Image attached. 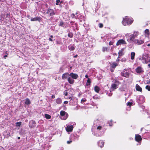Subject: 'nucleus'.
<instances>
[{
	"mask_svg": "<svg viewBox=\"0 0 150 150\" xmlns=\"http://www.w3.org/2000/svg\"><path fill=\"white\" fill-rule=\"evenodd\" d=\"M70 76L73 79H76L78 77V75L76 74L71 73L70 74Z\"/></svg>",
	"mask_w": 150,
	"mask_h": 150,
	"instance_id": "nucleus-6",
	"label": "nucleus"
},
{
	"mask_svg": "<svg viewBox=\"0 0 150 150\" xmlns=\"http://www.w3.org/2000/svg\"><path fill=\"white\" fill-rule=\"evenodd\" d=\"M60 3V1L59 0H57L56 1V4L58 5L59 3Z\"/></svg>",
	"mask_w": 150,
	"mask_h": 150,
	"instance_id": "nucleus-34",
	"label": "nucleus"
},
{
	"mask_svg": "<svg viewBox=\"0 0 150 150\" xmlns=\"http://www.w3.org/2000/svg\"><path fill=\"white\" fill-rule=\"evenodd\" d=\"M45 117L47 119H50L51 118V116L50 115L46 114L45 115Z\"/></svg>",
	"mask_w": 150,
	"mask_h": 150,
	"instance_id": "nucleus-23",
	"label": "nucleus"
},
{
	"mask_svg": "<svg viewBox=\"0 0 150 150\" xmlns=\"http://www.w3.org/2000/svg\"><path fill=\"white\" fill-rule=\"evenodd\" d=\"M86 101V99L85 98L82 99L81 100V103H83Z\"/></svg>",
	"mask_w": 150,
	"mask_h": 150,
	"instance_id": "nucleus-30",
	"label": "nucleus"
},
{
	"mask_svg": "<svg viewBox=\"0 0 150 150\" xmlns=\"http://www.w3.org/2000/svg\"><path fill=\"white\" fill-rule=\"evenodd\" d=\"M107 47H103V51H107Z\"/></svg>",
	"mask_w": 150,
	"mask_h": 150,
	"instance_id": "nucleus-36",
	"label": "nucleus"
},
{
	"mask_svg": "<svg viewBox=\"0 0 150 150\" xmlns=\"http://www.w3.org/2000/svg\"><path fill=\"white\" fill-rule=\"evenodd\" d=\"M132 104V103H130L129 102L127 103V105H130Z\"/></svg>",
	"mask_w": 150,
	"mask_h": 150,
	"instance_id": "nucleus-42",
	"label": "nucleus"
},
{
	"mask_svg": "<svg viewBox=\"0 0 150 150\" xmlns=\"http://www.w3.org/2000/svg\"><path fill=\"white\" fill-rule=\"evenodd\" d=\"M60 115L61 116L60 118L62 120H65L68 117V114L64 111H61L60 112Z\"/></svg>",
	"mask_w": 150,
	"mask_h": 150,
	"instance_id": "nucleus-2",
	"label": "nucleus"
},
{
	"mask_svg": "<svg viewBox=\"0 0 150 150\" xmlns=\"http://www.w3.org/2000/svg\"><path fill=\"white\" fill-rule=\"evenodd\" d=\"M117 65V64L115 63H113L111 65V67L114 68Z\"/></svg>",
	"mask_w": 150,
	"mask_h": 150,
	"instance_id": "nucleus-24",
	"label": "nucleus"
},
{
	"mask_svg": "<svg viewBox=\"0 0 150 150\" xmlns=\"http://www.w3.org/2000/svg\"><path fill=\"white\" fill-rule=\"evenodd\" d=\"M35 122L34 121H32L30 122L29 124V127L30 128L33 127L35 126Z\"/></svg>",
	"mask_w": 150,
	"mask_h": 150,
	"instance_id": "nucleus-8",
	"label": "nucleus"
},
{
	"mask_svg": "<svg viewBox=\"0 0 150 150\" xmlns=\"http://www.w3.org/2000/svg\"><path fill=\"white\" fill-rule=\"evenodd\" d=\"M100 90V88L98 86H96L94 87V90L96 92L98 93Z\"/></svg>",
	"mask_w": 150,
	"mask_h": 150,
	"instance_id": "nucleus-19",
	"label": "nucleus"
},
{
	"mask_svg": "<svg viewBox=\"0 0 150 150\" xmlns=\"http://www.w3.org/2000/svg\"><path fill=\"white\" fill-rule=\"evenodd\" d=\"M122 23L124 25H126L127 24V23L125 21V19H123V21H122Z\"/></svg>",
	"mask_w": 150,
	"mask_h": 150,
	"instance_id": "nucleus-29",
	"label": "nucleus"
},
{
	"mask_svg": "<svg viewBox=\"0 0 150 150\" xmlns=\"http://www.w3.org/2000/svg\"><path fill=\"white\" fill-rule=\"evenodd\" d=\"M115 82L117 83H118V84H119V81H116Z\"/></svg>",
	"mask_w": 150,
	"mask_h": 150,
	"instance_id": "nucleus-46",
	"label": "nucleus"
},
{
	"mask_svg": "<svg viewBox=\"0 0 150 150\" xmlns=\"http://www.w3.org/2000/svg\"><path fill=\"white\" fill-rule=\"evenodd\" d=\"M55 96L54 95H52V98H55Z\"/></svg>",
	"mask_w": 150,
	"mask_h": 150,
	"instance_id": "nucleus-45",
	"label": "nucleus"
},
{
	"mask_svg": "<svg viewBox=\"0 0 150 150\" xmlns=\"http://www.w3.org/2000/svg\"><path fill=\"white\" fill-rule=\"evenodd\" d=\"M99 98V97L97 98Z\"/></svg>",
	"mask_w": 150,
	"mask_h": 150,
	"instance_id": "nucleus-55",
	"label": "nucleus"
},
{
	"mask_svg": "<svg viewBox=\"0 0 150 150\" xmlns=\"http://www.w3.org/2000/svg\"><path fill=\"white\" fill-rule=\"evenodd\" d=\"M69 49L71 50H74L75 49V47L74 46L72 45H70L68 47Z\"/></svg>",
	"mask_w": 150,
	"mask_h": 150,
	"instance_id": "nucleus-21",
	"label": "nucleus"
},
{
	"mask_svg": "<svg viewBox=\"0 0 150 150\" xmlns=\"http://www.w3.org/2000/svg\"><path fill=\"white\" fill-rule=\"evenodd\" d=\"M21 123H22L21 122H17L16 123V126L17 127L20 126L21 125Z\"/></svg>",
	"mask_w": 150,
	"mask_h": 150,
	"instance_id": "nucleus-25",
	"label": "nucleus"
},
{
	"mask_svg": "<svg viewBox=\"0 0 150 150\" xmlns=\"http://www.w3.org/2000/svg\"><path fill=\"white\" fill-rule=\"evenodd\" d=\"M73 129V126L72 125L68 126L66 129L67 132H71Z\"/></svg>",
	"mask_w": 150,
	"mask_h": 150,
	"instance_id": "nucleus-5",
	"label": "nucleus"
},
{
	"mask_svg": "<svg viewBox=\"0 0 150 150\" xmlns=\"http://www.w3.org/2000/svg\"><path fill=\"white\" fill-rule=\"evenodd\" d=\"M51 37L52 38V36L51 35Z\"/></svg>",
	"mask_w": 150,
	"mask_h": 150,
	"instance_id": "nucleus-54",
	"label": "nucleus"
},
{
	"mask_svg": "<svg viewBox=\"0 0 150 150\" xmlns=\"http://www.w3.org/2000/svg\"><path fill=\"white\" fill-rule=\"evenodd\" d=\"M56 103L59 104H60L62 103V100L60 98H58L56 100Z\"/></svg>",
	"mask_w": 150,
	"mask_h": 150,
	"instance_id": "nucleus-16",
	"label": "nucleus"
},
{
	"mask_svg": "<svg viewBox=\"0 0 150 150\" xmlns=\"http://www.w3.org/2000/svg\"><path fill=\"white\" fill-rule=\"evenodd\" d=\"M148 65V66H149V67H150V64H149Z\"/></svg>",
	"mask_w": 150,
	"mask_h": 150,
	"instance_id": "nucleus-51",
	"label": "nucleus"
},
{
	"mask_svg": "<svg viewBox=\"0 0 150 150\" xmlns=\"http://www.w3.org/2000/svg\"><path fill=\"white\" fill-rule=\"evenodd\" d=\"M135 139L136 141L138 142L141 141L142 139L141 136L138 134L136 135Z\"/></svg>",
	"mask_w": 150,
	"mask_h": 150,
	"instance_id": "nucleus-11",
	"label": "nucleus"
},
{
	"mask_svg": "<svg viewBox=\"0 0 150 150\" xmlns=\"http://www.w3.org/2000/svg\"><path fill=\"white\" fill-rule=\"evenodd\" d=\"M136 89L137 91H142V88L138 84H137L136 86Z\"/></svg>",
	"mask_w": 150,
	"mask_h": 150,
	"instance_id": "nucleus-17",
	"label": "nucleus"
},
{
	"mask_svg": "<svg viewBox=\"0 0 150 150\" xmlns=\"http://www.w3.org/2000/svg\"><path fill=\"white\" fill-rule=\"evenodd\" d=\"M30 102L29 99L28 98H26L25 102V104L26 105H29L30 104Z\"/></svg>",
	"mask_w": 150,
	"mask_h": 150,
	"instance_id": "nucleus-20",
	"label": "nucleus"
},
{
	"mask_svg": "<svg viewBox=\"0 0 150 150\" xmlns=\"http://www.w3.org/2000/svg\"><path fill=\"white\" fill-rule=\"evenodd\" d=\"M68 37L70 38H71L73 36V35L71 33H69L68 35Z\"/></svg>",
	"mask_w": 150,
	"mask_h": 150,
	"instance_id": "nucleus-31",
	"label": "nucleus"
},
{
	"mask_svg": "<svg viewBox=\"0 0 150 150\" xmlns=\"http://www.w3.org/2000/svg\"><path fill=\"white\" fill-rule=\"evenodd\" d=\"M64 94L65 96H67L68 95V93L66 91H65L64 92Z\"/></svg>",
	"mask_w": 150,
	"mask_h": 150,
	"instance_id": "nucleus-38",
	"label": "nucleus"
},
{
	"mask_svg": "<svg viewBox=\"0 0 150 150\" xmlns=\"http://www.w3.org/2000/svg\"><path fill=\"white\" fill-rule=\"evenodd\" d=\"M63 23L62 22H60V23L59 24V26H62L63 25Z\"/></svg>",
	"mask_w": 150,
	"mask_h": 150,
	"instance_id": "nucleus-37",
	"label": "nucleus"
},
{
	"mask_svg": "<svg viewBox=\"0 0 150 150\" xmlns=\"http://www.w3.org/2000/svg\"><path fill=\"white\" fill-rule=\"evenodd\" d=\"M18 139H20V137H18Z\"/></svg>",
	"mask_w": 150,
	"mask_h": 150,
	"instance_id": "nucleus-52",
	"label": "nucleus"
},
{
	"mask_svg": "<svg viewBox=\"0 0 150 150\" xmlns=\"http://www.w3.org/2000/svg\"><path fill=\"white\" fill-rule=\"evenodd\" d=\"M101 126H98L97 128V129H101Z\"/></svg>",
	"mask_w": 150,
	"mask_h": 150,
	"instance_id": "nucleus-40",
	"label": "nucleus"
},
{
	"mask_svg": "<svg viewBox=\"0 0 150 150\" xmlns=\"http://www.w3.org/2000/svg\"><path fill=\"white\" fill-rule=\"evenodd\" d=\"M142 60L144 61L146 64L150 62V59L149 55L146 54H145L142 55Z\"/></svg>",
	"mask_w": 150,
	"mask_h": 150,
	"instance_id": "nucleus-1",
	"label": "nucleus"
},
{
	"mask_svg": "<svg viewBox=\"0 0 150 150\" xmlns=\"http://www.w3.org/2000/svg\"><path fill=\"white\" fill-rule=\"evenodd\" d=\"M85 77L86 78H88V76L87 75H86V76H85Z\"/></svg>",
	"mask_w": 150,
	"mask_h": 150,
	"instance_id": "nucleus-48",
	"label": "nucleus"
},
{
	"mask_svg": "<svg viewBox=\"0 0 150 150\" xmlns=\"http://www.w3.org/2000/svg\"><path fill=\"white\" fill-rule=\"evenodd\" d=\"M117 88V85L115 83H112L111 86V88L113 90L116 89Z\"/></svg>",
	"mask_w": 150,
	"mask_h": 150,
	"instance_id": "nucleus-18",
	"label": "nucleus"
},
{
	"mask_svg": "<svg viewBox=\"0 0 150 150\" xmlns=\"http://www.w3.org/2000/svg\"><path fill=\"white\" fill-rule=\"evenodd\" d=\"M38 20V18H32L31 19V21H37Z\"/></svg>",
	"mask_w": 150,
	"mask_h": 150,
	"instance_id": "nucleus-26",
	"label": "nucleus"
},
{
	"mask_svg": "<svg viewBox=\"0 0 150 150\" xmlns=\"http://www.w3.org/2000/svg\"><path fill=\"white\" fill-rule=\"evenodd\" d=\"M137 36V35L136 34L135 35H130V40L134 42V39Z\"/></svg>",
	"mask_w": 150,
	"mask_h": 150,
	"instance_id": "nucleus-15",
	"label": "nucleus"
},
{
	"mask_svg": "<svg viewBox=\"0 0 150 150\" xmlns=\"http://www.w3.org/2000/svg\"><path fill=\"white\" fill-rule=\"evenodd\" d=\"M69 76H70V74L68 73H66L62 74V79H65L67 78L68 79Z\"/></svg>",
	"mask_w": 150,
	"mask_h": 150,
	"instance_id": "nucleus-4",
	"label": "nucleus"
},
{
	"mask_svg": "<svg viewBox=\"0 0 150 150\" xmlns=\"http://www.w3.org/2000/svg\"><path fill=\"white\" fill-rule=\"evenodd\" d=\"M117 60H118V61H119V59H117Z\"/></svg>",
	"mask_w": 150,
	"mask_h": 150,
	"instance_id": "nucleus-56",
	"label": "nucleus"
},
{
	"mask_svg": "<svg viewBox=\"0 0 150 150\" xmlns=\"http://www.w3.org/2000/svg\"><path fill=\"white\" fill-rule=\"evenodd\" d=\"M99 26L100 28H102L103 26V25L102 24L100 23L99 24Z\"/></svg>",
	"mask_w": 150,
	"mask_h": 150,
	"instance_id": "nucleus-35",
	"label": "nucleus"
},
{
	"mask_svg": "<svg viewBox=\"0 0 150 150\" xmlns=\"http://www.w3.org/2000/svg\"><path fill=\"white\" fill-rule=\"evenodd\" d=\"M71 142H72L71 141H67V144H70V143H71Z\"/></svg>",
	"mask_w": 150,
	"mask_h": 150,
	"instance_id": "nucleus-43",
	"label": "nucleus"
},
{
	"mask_svg": "<svg viewBox=\"0 0 150 150\" xmlns=\"http://www.w3.org/2000/svg\"><path fill=\"white\" fill-rule=\"evenodd\" d=\"M123 19H125V21L128 24H131L132 22L133 21L131 20H129L127 18V16L125 17Z\"/></svg>",
	"mask_w": 150,
	"mask_h": 150,
	"instance_id": "nucleus-12",
	"label": "nucleus"
},
{
	"mask_svg": "<svg viewBox=\"0 0 150 150\" xmlns=\"http://www.w3.org/2000/svg\"><path fill=\"white\" fill-rule=\"evenodd\" d=\"M126 44L125 41L121 39L119 40L116 43V45L118 46L121 44Z\"/></svg>",
	"mask_w": 150,
	"mask_h": 150,
	"instance_id": "nucleus-3",
	"label": "nucleus"
},
{
	"mask_svg": "<svg viewBox=\"0 0 150 150\" xmlns=\"http://www.w3.org/2000/svg\"><path fill=\"white\" fill-rule=\"evenodd\" d=\"M147 46H150V44H148L147 45Z\"/></svg>",
	"mask_w": 150,
	"mask_h": 150,
	"instance_id": "nucleus-50",
	"label": "nucleus"
},
{
	"mask_svg": "<svg viewBox=\"0 0 150 150\" xmlns=\"http://www.w3.org/2000/svg\"><path fill=\"white\" fill-rule=\"evenodd\" d=\"M146 88L149 91H150V86H146Z\"/></svg>",
	"mask_w": 150,
	"mask_h": 150,
	"instance_id": "nucleus-33",
	"label": "nucleus"
},
{
	"mask_svg": "<svg viewBox=\"0 0 150 150\" xmlns=\"http://www.w3.org/2000/svg\"><path fill=\"white\" fill-rule=\"evenodd\" d=\"M135 55V53L134 52H132L131 53V59L132 60L134 59Z\"/></svg>",
	"mask_w": 150,
	"mask_h": 150,
	"instance_id": "nucleus-22",
	"label": "nucleus"
},
{
	"mask_svg": "<svg viewBox=\"0 0 150 150\" xmlns=\"http://www.w3.org/2000/svg\"><path fill=\"white\" fill-rule=\"evenodd\" d=\"M136 71L137 73H140L143 72V71L141 67H138L136 69Z\"/></svg>",
	"mask_w": 150,
	"mask_h": 150,
	"instance_id": "nucleus-9",
	"label": "nucleus"
},
{
	"mask_svg": "<svg viewBox=\"0 0 150 150\" xmlns=\"http://www.w3.org/2000/svg\"><path fill=\"white\" fill-rule=\"evenodd\" d=\"M49 40H50V41H52V40L51 38H50L49 39Z\"/></svg>",
	"mask_w": 150,
	"mask_h": 150,
	"instance_id": "nucleus-49",
	"label": "nucleus"
},
{
	"mask_svg": "<svg viewBox=\"0 0 150 150\" xmlns=\"http://www.w3.org/2000/svg\"><path fill=\"white\" fill-rule=\"evenodd\" d=\"M134 42L136 44L138 45H141L144 43V42L142 40H139L138 39L135 40Z\"/></svg>",
	"mask_w": 150,
	"mask_h": 150,
	"instance_id": "nucleus-7",
	"label": "nucleus"
},
{
	"mask_svg": "<svg viewBox=\"0 0 150 150\" xmlns=\"http://www.w3.org/2000/svg\"><path fill=\"white\" fill-rule=\"evenodd\" d=\"M123 53L122 51H120L119 52V56H122L123 55Z\"/></svg>",
	"mask_w": 150,
	"mask_h": 150,
	"instance_id": "nucleus-32",
	"label": "nucleus"
},
{
	"mask_svg": "<svg viewBox=\"0 0 150 150\" xmlns=\"http://www.w3.org/2000/svg\"><path fill=\"white\" fill-rule=\"evenodd\" d=\"M7 55H6L5 56H4V58L5 59H6V57H7Z\"/></svg>",
	"mask_w": 150,
	"mask_h": 150,
	"instance_id": "nucleus-47",
	"label": "nucleus"
},
{
	"mask_svg": "<svg viewBox=\"0 0 150 150\" xmlns=\"http://www.w3.org/2000/svg\"><path fill=\"white\" fill-rule=\"evenodd\" d=\"M148 83H150V81L148 82Z\"/></svg>",
	"mask_w": 150,
	"mask_h": 150,
	"instance_id": "nucleus-53",
	"label": "nucleus"
},
{
	"mask_svg": "<svg viewBox=\"0 0 150 150\" xmlns=\"http://www.w3.org/2000/svg\"><path fill=\"white\" fill-rule=\"evenodd\" d=\"M67 81L69 82L71 84H73L74 82V81L73 79L70 76H69L67 79Z\"/></svg>",
	"mask_w": 150,
	"mask_h": 150,
	"instance_id": "nucleus-10",
	"label": "nucleus"
},
{
	"mask_svg": "<svg viewBox=\"0 0 150 150\" xmlns=\"http://www.w3.org/2000/svg\"><path fill=\"white\" fill-rule=\"evenodd\" d=\"M64 98H65L66 99H68L69 98L70 99H71V100L72 99V98H71V96L68 97L67 98H66L64 97Z\"/></svg>",
	"mask_w": 150,
	"mask_h": 150,
	"instance_id": "nucleus-39",
	"label": "nucleus"
},
{
	"mask_svg": "<svg viewBox=\"0 0 150 150\" xmlns=\"http://www.w3.org/2000/svg\"><path fill=\"white\" fill-rule=\"evenodd\" d=\"M122 75L123 76L127 78L129 77V73L128 72L123 71L122 73Z\"/></svg>",
	"mask_w": 150,
	"mask_h": 150,
	"instance_id": "nucleus-13",
	"label": "nucleus"
},
{
	"mask_svg": "<svg viewBox=\"0 0 150 150\" xmlns=\"http://www.w3.org/2000/svg\"><path fill=\"white\" fill-rule=\"evenodd\" d=\"M47 13L50 14V16H53L54 15V11L52 9H49L48 10Z\"/></svg>",
	"mask_w": 150,
	"mask_h": 150,
	"instance_id": "nucleus-14",
	"label": "nucleus"
},
{
	"mask_svg": "<svg viewBox=\"0 0 150 150\" xmlns=\"http://www.w3.org/2000/svg\"><path fill=\"white\" fill-rule=\"evenodd\" d=\"M64 104H67L68 103V102L67 101H65L64 102Z\"/></svg>",
	"mask_w": 150,
	"mask_h": 150,
	"instance_id": "nucleus-44",
	"label": "nucleus"
},
{
	"mask_svg": "<svg viewBox=\"0 0 150 150\" xmlns=\"http://www.w3.org/2000/svg\"><path fill=\"white\" fill-rule=\"evenodd\" d=\"M91 83V81L90 79L88 78V80H87V83H86V85H90Z\"/></svg>",
	"mask_w": 150,
	"mask_h": 150,
	"instance_id": "nucleus-27",
	"label": "nucleus"
},
{
	"mask_svg": "<svg viewBox=\"0 0 150 150\" xmlns=\"http://www.w3.org/2000/svg\"><path fill=\"white\" fill-rule=\"evenodd\" d=\"M145 32L146 34L148 35H149V31L148 29H146L145 31Z\"/></svg>",
	"mask_w": 150,
	"mask_h": 150,
	"instance_id": "nucleus-28",
	"label": "nucleus"
},
{
	"mask_svg": "<svg viewBox=\"0 0 150 150\" xmlns=\"http://www.w3.org/2000/svg\"><path fill=\"white\" fill-rule=\"evenodd\" d=\"M113 44V42H110L109 43V45H112Z\"/></svg>",
	"mask_w": 150,
	"mask_h": 150,
	"instance_id": "nucleus-41",
	"label": "nucleus"
}]
</instances>
